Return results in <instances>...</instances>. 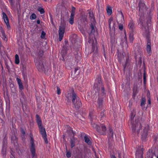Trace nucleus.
Wrapping results in <instances>:
<instances>
[{
  "label": "nucleus",
  "mask_w": 158,
  "mask_h": 158,
  "mask_svg": "<svg viewBox=\"0 0 158 158\" xmlns=\"http://www.w3.org/2000/svg\"><path fill=\"white\" fill-rule=\"evenodd\" d=\"M17 80L19 85V88L20 89V90H22L23 89V87L22 83L21 82V80L20 79H19L18 78H17Z\"/></svg>",
  "instance_id": "obj_22"
},
{
  "label": "nucleus",
  "mask_w": 158,
  "mask_h": 158,
  "mask_svg": "<svg viewBox=\"0 0 158 158\" xmlns=\"http://www.w3.org/2000/svg\"><path fill=\"white\" fill-rule=\"evenodd\" d=\"M3 18L4 20V22L6 24L7 27L8 29H10V26L9 23V19L7 17V16L6 15V14L3 12L2 14Z\"/></svg>",
  "instance_id": "obj_12"
},
{
  "label": "nucleus",
  "mask_w": 158,
  "mask_h": 158,
  "mask_svg": "<svg viewBox=\"0 0 158 158\" xmlns=\"http://www.w3.org/2000/svg\"><path fill=\"white\" fill-rule=\"evenodd\" d=\"M38 10L40 12L41 14H43L45 12L44 9L41 7H39L38 9Z\"/></svg>",
  "instance_id": "obj_43"
},
{
  "label": "nucleus",
  "mask_w": 158,
  "mask_h": 158,
  "mask_svg": "<svg viewBox=\"0 0 158 158\" xmlns=\"http://www.w3.org/2000/svg\"><path fill=\"white\" fill-rule=\"evenodd\" d=\"M135 116L133 112L131 113V123L132 124V134L134 135L136 134H138L140 131V130L142 128V124L139 123L138 119H135V122L133 119Z\"/></svg>",
  "instance_id": "obj_3"
},
{
  "label": "nucleus",
  "mask_w": 158,
  "mask_h": 158,
  "mask_svg": "<svg viewBox=\"0 0 158 158\" xmlns=\"http://www.w3.org/2000/svg\"><path fill=\"white\" fill-rule=\"evenodd\" d=\"M76 8L74 6H72L71 15H75Z\"/></svg>",
  "instance_id": "obj_42"
},
{
  "label": "nucleus",
  "mask_w": 158,
  "mask_h": 158,
  "mask_svg": "<svg viewBox=\"0 0 158 158\" xmlns=\"http://www.w3.org/2000/svg\"><path fill=\"white\" fill-rule=\"evenodd\" d=\"M157 139H158V138L157 137H156V136H155L154 138V140L155 141V142H156V141H157Z\"/></svg>",
  "instance_id": "obj_62"
},
{
  "label": "nucleus",
  "mask_w": 158,
  "mask_h": 158,
  "mask_svg": "<svg viewBox=\"0 0 158 158\" xmlns=\"http://www.w3.org/2000/svg\"><path fill=\"white\" fill-rule=\"evenodd\" d=\"M90 27L91 29L90 32L89 33V36L90 37L92 35H93V37H94L95 36L94 35V34L95 33V30L93 24L92 23H91L90 24Z\"/></svg>",
  "instance_id": "obj_16"
},
{
  "label": "nucleus",
  "mask_w": 158,
  "mask_h": 158,
  "mask_svg": "<svg viewBox=\"0 0 158 158\" xmlns=\"http://www.w3.org/2000/svg\"><path fill=\"white\" fill-rule=\"evenodd\" d=\"M149 126L148 124H145L143 131L141 133V139L143 141H145L147 138Z\"/></svg>",
  "instance_id": "obj_8"
},
{
  "label": "nucleus",
  "mask_w": 158,
  "mask_h": 158,
  "mask_svg": "<svg viewBox=\"0 0 158 158\" xmlns=\"http://www.w3.org/2000/svg\"><path fill=\"white\" fill-rule=\"evenodd\" d=\"M26 69L25 67L23 66V69L22 70V72L23 76V78L24 79H27V73L25 71Z\"/></svg>",
  "instance_id": "obj_23"
},
{
  "label": "nucleus",
  "mask_w": 158,
  "mask_h": 158,
  "mask_svg": "<svg viewBox=\"0 0 158 158\" xmlns=\"http://www.w3.org/2000/svg\"><path fill=\"white\" fill-rule=\"evenodd\" d=\"M110 157L111 158H116V157L114 155H111Z\"/></svg>",
  "instance_id": "obj_61"
},
{
  "label": "nucleus",
  "mask_w": 158,
  "mask_h": 158,
  "mask_svg": "<svg viewBox=\"0 0 158 158\" xmlns=\"http://www.w3.org/2000/svg\"><path fill=\"white\" fill-rule=\"evenodd\" d=\"M49 15L51 23L52 24V25L54 26V23L53 21V19L52 18V15L51 14V13H49Z\"/></svg>",
  "instance_id": "obj_45"
},
{
  "label": "nucleus",
  "mask_w": 158,
  "mask_h": 158,
  "mask_svg": "<svg viewBox=\"0 0 158 158\" xmlns=\"http://www.w3.org/2000/svg\"><path fill=\"white\" fill-rule=\"evenodd\" d=\"M36 16L35 13H32L30 17V19L31 20L35 19L36 18Z\"/></svg>",
  "instance_id": "obj_44"
},
{
  "label": "nucleus",
  "mask_w": 158,
  "mask_h": 158,
  "mask_svg": "<svg viewBox=\"0 0 158 158\" xmlns=\"http://www.w3.org/2000/svg\"><path fill=\"white\" fill-rule=\"evenodd\" d=\"M84 139L85 142L87 143L88 145H91L92 144V142L88 138L87 136L85 135L84 136Z\"/></svg>",
  "instance_id": "obj_28"
},
{
  "label": "nucleus",
  "mask_w": 158,
  "mask_h": 158,
  "mask_svg": "<svg viewBox=\"0 0 158 158\" xmlns=\"http://www.w3.org/2000/svg\"><path fill=\"white\" fill-rule=\"evenodd\" d=\"M105 110H104L101 113L100 115V117L101 119H103V118L105 117V114L104 113Z\"/></svg>",
  "instance_id": "obj_39"
},
{
  "label": "nucleus",
  "mask_w": 158,
  "mask_h": 158,
  "mask_svg": "<svg viewBox=\"0 0 158 158\" xmlns=\"http://www.w3.org/2000/svg\"><path fill=\"white\" fill-rule=\"evenodd\" d=\"M35 61L38 71L40 72H44L46 73V69L44 65V63L45 61V59L42 58V60L36 59V60H35Z\"/></svg>",
  "instance_id": "obj_5"
},
{
  "label": "nucleus",
  "mask_w": 158,
  "mask_h": 158,
  "mask_svg": "<svg viewBox=\"0 0 158 158\" xmlns=\"http://www.w3.org/2000/svg\"><path fill=\"white\" fill-rule=\"evenodd\" d=\"M92 52L94 53L93 56L94 58L97 57L98 55V48L96 42L94 43V41L92 43Z\"/></svg>",
  "instance_id": "obj_9"
},
{
  "label": "nucleus",
  "mask_w": 158,
  "mask_h": 158,
  "mask_svg": "<svg viewBox=\"0 0 158 158\" xmlns=\"http://www.w3.org/2000/svg\"><path fill=\"white\" fill-rule=\"evenodd\" d=\"M143 80L144 86H145L146 82V77L145 69H144L143 70Z\"/></svg>",
  "instance_id": "obj_31"
},
{
  "label": "nucleus",
  "mask_w": 158,
  "mask_h": 158,
  "mask_svg": "<svg viewBox=\"0 0 158 158\" xmlns=\"http://www.w3.org/2000/svg\"><path fill=\"white\" fill-rule=\"evenodd\" d=\"M139 60L138 64L140 66H141L142 63V57H139Z\"/></svg>",
  "instance_id": "obj_50"
},
{
  "label": "nucleus",
  "mask_w": 158,
  "mask_h": 158,
  "mask_svg": "<svg viewBox=\"0 0 158 158\" xmlns=\"http://www.w3.org/2000/svg\"><path fill=\"white\" fill-rule=\"evenodd\" d=\"M148 102L149 104H151V99L150 98H148Z\"/></svg>",
  "instance_id": "obj_63"
},
{
  "label": "nucleus",
  "mask_w": 158,
  "mask_h": 158,
  "mask_svg": "<svg viewBox=\"0 0 158 158\" xmlns=\"http://www.w3.org/2000/svg\"><path fill=\"white\" fill-rule=\"evenodd\" d=\"M44 52L41 50H40L38 52V59L37 60H41L42 58L44 59V57L43 56Z\"/></svg>",
  "instance_id": "obj_21"
},
{
  "label": "nucleus",
  "mask_w": 158,
  "mask_h": 158,
  "mask_svg": "<svg viewBox=\"0 0 158 158\" xmlns=\"http://www.w3.org/2000/svg\"><path fill=\"white\" fill-rule=\"evenodd\" d=\"M130 41L132 43L134 40V38L132 34L131 33L129 35Z\"/></svg>",
  "instance_id": "obj_46"
},
{
  "label": "nucleus",
  "mask_w": 158,
  "mask_h": 158,
  "mask_svg": "<svg viewBox=\"0 0 158 158\" xmlns=\"http://www.w3.org/2000/svg\"><path fill=\"white\" fill-rule=\"evenodd\" d=\"M109 137H113V130L111 129H109Z\"/></svg>",
  "instance_id": "obj_40"
},
{
  "label": "nucleus",
  "mask_w": 158,
  "mask_h": 158,
  "mask_svg": "<svg viewBox=\"0 0 158 158\" xmlns=\"http://www.w3.org/2000/svg\"><path fill=\"white\" fill-rule=\"evenodd\" d=\"M40 21L39 19H38L37 21V23L38 24H40Z\"/></svg>",
  "instance_id": "obj_64"
},
{
  "label": "nucleus",
  "mask_w": 158,
  "mask_h": 158,
  "mask_svg": "<svg viewBox=\"0 0 158 158\" xmlns=\"http://www.w3.org/2000/svg\"><path fill=\"white\" fill-rule=\"evenodd\" d=\"M19 63V57L17 54L15 55V63L16 64H18Z\"/></svg>",
  "instance_id": "obj_35"
},
{
  "label": "nucleus",
  "mask_w": 158,
  "mask_h": 158,
  "mask_svg": "<svg viewBox=\"0 0 158 158\" xmlns=\"http://www.w3.org/2000/svg\"><path fill=\"white\" fill-rule=\"evenodd\" d=\"M108 15H110L112 13V10L111 7L108 6L106 9Z\"/></svg>",
  "instance_id": "obj_33"
},
{
  "label": "nucleus",
  "mask_w": 158,
  "mask_h": 158,
  "mask_svg": "<svg viewBox=\"0 0 158 158\" xmlns=\"http://www.w3.org/2000/svg\"><path fill=\"white\" fill-rule=\"evenodd\" d=\"M36 120L37 123L38 127H42V122L39 115L37 114L36 115Z\"/></svg>",
  "instance_id": "obj_14"
},
{
  "label": "nucleus",
  "mask_w": 158,
  "mask_h": 158,
  "mask_svg": "<svg viewBox=\"0 0 158 158\" xmlns=\"http://www.w3.org/2000/svg\"><path fill=\"white\" fill-rule=\"evenodd\" d=\"M41 134L42 135V137L44 139L45 143L46 144L48 143V141L47 138V135L46 132L45 128L43 126L39 127Z\"/></svg>",
  "instance_id": "obj_10"
},
{
  "label": "nucleus",
  "mask_w": 158,
  "mask_h": 158,
  "mask_svg": "<svg viewBox=\"0 0 158 158\" xmlns=\"http://www.w3.org/2000/svg\"><path fill=\"white\" fill-rule=\"evenodd\" d=\"M71 97L72 99V102L74 108L76 110H78L81 107L82 104L80 98L74 92L73 89H72V92Z\"/></svg>",
  "instance_id": "obj_4"
},
{
  "label": "nucleus",
  "mask_w": 158,
  "mask_h": 158,
  "mask_svg": "<svg viewBox=\"0 0 158 158\" xmlns=\"http://www.w3.org/2000/svg\"><path fill=\"white\" fill-rule=\"evenodd\" d=\"M80 68L79 67H76L74 69V73L75 74H78L80 71Z\"/></svg>",
  "instance_id": "obj_38"
},
{
  "label": "nucleus",
  "mask_w": 158,
  "mask_h": 158,
  "mask_svg": "<svg viewBox=\"0 0 158 158\" xmlns=\"http://www.w3.org/2000/svg\"><path fill=\"white\" fill-rule=\"evenodd\" d=\"M30 138V143L31 145L30 147V151L31 154V158H36L37 155L35 153V148L34 139L32 136H31Z\"/></svg>",
  "instance_id": "obj_6"
},
{
  "label": "nucleus",
  "mask_w": 158,
  "mask_h": 158,
  "mask_svg": "<svg viewBox=\"0 0 158 158\" xmlns=\"http://www.w3.org/2000/svg\"><path fill=\"white\" fill-rule=\"evenodd\" d=\"M68 46V45H65L64 46H63V49L61 51V53H64V54H66L67 53V50Z\"/></svg>",
  "instance_id": "obj_30"
},
{
  "label": "nucleus",
  "mask_w": 158,
  "mask_h": 158,
  "mask_svg": "<svg viewBox=\"0 0 158 158\" xmlns=\"http://www.w3.org/2000/svg\"><path fill=\"white\" fill-rule=\"evenodd\" d=\"M146 102V99L145 98H143L141 99V103L140 106H143L145 104Z\"/></svg>",
  "instance_id": "obj_41"
},
{
  "label": "nucleus",
  "mask_w": 158,
  "mask_h": 158,
  "mask_svg": "<svg viewBox=\"0 0 158 158\" xmlns=\"http://www.w3.org/2000/svg\"><path fill=\"white\" fill-rule=\"evenodd\" d=\"M71 153L69 152H67L66 156L67 157L69 158L71 156Z\"/></svg>",
  "instance_id": "obj_53"
},
{
  "label": "nucleus",
  "mask_w": 158,
  "mask_h": 158,
  "mask_svg": "<svg viewBox=\"0 0 158 158\" xmlns=\"http://www.w3.org/2000/svg\"><path fill=\"white\" fill-rule=\"evenodd\" d=\"M61 55L62 56V58H61V60H62L64 61L65 59H64V57L65 56V55L66 54H64V53H61Z\"/></svg>",
  "instance_id": "obj_56"
},
{
  "label": "nucleus",
  "mask_w": 158,
  "mask_h": 158,
  "mask_svg": "<svg viewBox=\"0 0 158 158\" xmlns=\"http://www.w3.org/2000/svg\"><path fill=\"white\" fill-rule=\"evenodd\" d=\"M75 60L77 62L78 61L81 59V56L77 52L76 54H75Z\"/></svg>",
  "instance_id": "obj_32"
},
{
  "label": "nucleus",
  "mask_w": 158,
  "mask_h": 158,
  "mask_svg": "<svg viewBox=\"0 0 158 158\" xmlns=\"http://www.w3.org/2000/svg\"><path fill=\"white\" fill-rule=\"evenodd\" d=\"M0 30L2 33V39H3L4 40L6 41L7 40V39H6V36L5 33V31L3 30V28L2 27H0Z\"/></svg>",
  "instance_id": "obj_24"
},
{
  "label": "nucleus",
  "mask_w": 158,
  "mask_h": 158,
  "mask_svg": "<svg viewBox=\"0 0 158 158\" xmlns=\"http://www.w3.org/2000/svg\"><path fill=\"white\" fill-rule=\"evenodd\" d=\"M145 6V4L144 3L141 2L140 1L139 2V10H140V9H142Z\"/></svg>",
  "instance_id": "obj_37"
},
{
  "label": "nucleus",
  "mask_w": 158,
  "mask_h": 158,
  "mask_svg": "<svg viewBox=\"0 0 158 158\" xmlns=\"http://www.w3.org/2000/svg\"><path fill=\"white\" fill-rule=\"evenodd\" d=\"M67 132L69 135H72L73 134V137H74L75 133L73 131V130L70 127L68 128V129L67 131Z\"/></svg>",
  "instance_id": "obj_25"
},
{
  "label": "nucleus",
  "mask_w": 158,
  "mask_h": 158,
  "mask_svg": "<svg viewBox=\"0 0 158 158\" xmlns=\"http://www.w3.org/2000/svg\"><path fill=\"white\" fill-rule=\"evenodd\" d=\"M113 21V19L112 18H110L108 21V23H109V28L110 29V30L111 29V25L110 24L111 23V22Z\"/></svg>",
  "instance_id": "obj_48"
},
{
  "label": "nucleus",
  "mask_w": 158,
  "mask_h": 158,
  "mask_svg": "<svg viewBox=\"0 0 158 158\" xmlns=\"http://www.w3.org/2000/svg\"><path fill=\"white\" fill-rule=\"evenodd\" d=\"M138 77H139V79H141V83L142 82V73L141 72H140V73H139Z\"/></svg>",
  "instance_id": "obj_55"
},
{
  "label": "nucleus",
  "mask_w": 158,
  "mask_h": 158,
  "mask_svg": "<svg viewBox=\"0 0 158 158\" xmlns=\"http://www.w3.org/2000/svg\"><path fill=\"white\" fill-rule=\"evenodd\" d=\"M142 149L143 148L139 149L136 152V156L140 157V158H143V152Z\"/></svg>",
  "instance_id": "obj_17"
},
{
  "label": "nucleus",
  "mask_w": 158,
  "mask_h": 158,
  "mask_svg": "<svg viewBox=\"0 0 158 158\" xmlns=\"http://www.w3.org/2000/svg\"><path fill=\"white\" fill-rule=\"evenodd\" d=\"M129 28L131 30V33L133 32L134 28V24L133 20H131L128 25Z\"/></svg>",
  "instance_id": "obj_18"
},
{
  "label": "nucleus",
  "mask_w": 158,
  "mask_h": 158,
  "mask_svg": "<svg viewBox=\"0 0 158 158\" xmlns=\"http://www.w3.org/2000/svg\"><path fill=\"white\" fill-rule=\"evenodd\" d=\"M16 152H18L19 155L22 154V152L21 151L19 150V148H18V147H16Z\"/></svg>",
  "instance_id": "obj_49"
},
{
  "label": "nucleus",
  "mask_w": 158,
  "mask_h": 158,
  "mask_svg": "<svg viewBox=\"0 0 158 158\" xmlns=\"http://www.w3.org/2000/svg\"><path fill=\"white\" fill-rule=\"evenodd\" d=\"M91 125L92 127L96 129V131L99 133H101V130L100 129V127L98 125L96 124L95 123L91 122Z\"/></svg>",
  "instance_id": "obj_15"
},
{
  "label": "nucleus",
  "mask_w": 158,
  "mask_h": 158,
  "mask_svg": "<svg viewBox=\"0 0 158 158\" xmlns=\"http://www.w3.org/2000/svg\"><path fill=\"white\" fill-rule=\"evenodd\" d=\"M96 83L94 85L95 87H99L104 86L102 81L101 79V75H98L96 80Z\"/></svg>",
  "instance_id": "obj_11"
},
{
  "label": "nucleus",
  "mask_w": 158,
  "mask_h": 158,
  "mask_svg": "<svg viewBox=\"0 0 158 158\" xmlns=\"http://www.w3.org/2000/svg\"><path fill=\"white\" fill-rule=\"evenodd\" d=\"M10 88L11 92L13 95H15L16 94L17 91L15 90V88L14 87V85L12 83H11L10 85Z\"/></svg>",
  "instance_id": "obj_19"
},
{
  "label": "nucleus",
  "mask_w": 158,
  "mask_h": 158,
  "mask_svg": "<svg viewBox=\"0 0 158 158\" xmlns=\"http://www.w3.org/2000/svg\"><path fill=\"white\" fill-rule=\"evenodd\" d=\"M130 63V61L128 59V58H127L126 60V61L125 62L124 64L123 65L124 69L123 70L124 71L125 69L126 68V67H127L129 65Z\"/></svg>",
  "instance_id": "obj_29"
},
{
  "label": "nucleus",
  "mask_w": 158,
  "mask_h": 158,
  "mask_svg": "<svg viewBox=\"0 0 158 158\" xmlns=\"http://www.w3.org/2000/svg\"><path fill=\"white\" fill-rule=\"evenodd\" d=\"M80 31L83 34H84L85 33V31L83 29H81Z\"/></svg>",
  "instance_id": "obj_59"
},
{
  "label": "nucleus",
  "mask_w": 158,
  "mask_h": 158,
  "mask_svg": "<svg viewBox=\"0 0 158 158\" xmlns=\"http://www.w3.org/2000/svg\"><path fill=\"white\" fill-rule=\"evenodd\" d=\"M20 131L21 132V133L23 135V136H24L25 135V132L24 129L23 128H21L20 129Z\"/></svg>",
  "instance_id": "obj_52"
},
{
  "label": "nucleus",
  "mask_w": 158,
  "mask_h": 158,
  "mask_svg": "<svg viewBox=\"0 0 158 158\" xmlns=\"http://www.w3.org/2000/svg\"><path fill=\"white\" fill-rule=\"evenodd\" d=\"M56 87H57V94L58 95H59L60 94V93H61L60 89V88L58 86H57Z\"/></svg>",
  "instance_id": "obj_54"
},
{
  "label": "nucleus",
  "mask_w": 158,
  "mask_h": 158,
  "mask_svg": "<svg viewBox=\"0 0 158 158\" xmlns=\"http://www.w3.org/2000/svg\"><path fill=\"white\" fill-rule=\"evenodd\" d=\"M143 18L142 16H140L139 20L140 23L141 25V29H142L143 31L146 33L145 36L147 40V52L149 54L151 52V40L150 38L149 34V26L151 25V23H150L151 20L149 19L147 21V23L148 26H144L143 24Z\"/></svg>",
  "instance_id": "obj_1"
},
{
  "label": "nucleus",
  "mask_w": 158,
  "mask_h": 158,
  "mask_svg": "<svg viewBox=\"0 0 158 158\" xmlns=\"http://www.w3.org/2000/svg\"><path fill=\"white\" fill-rule=\"evenodd\" d=\"M46 35V33L43 31H42L41 34V37L42 38H44Z\"/></svg>",
  "instance_id": "obj_51"
},
{
  "label": "nucleus",
  "mask_w": 158,
  "mask_h": 158,
  "mask_svg": "<svg viewBox=\"0 0 158 158\" xmlns=\"http://www.w3.org/2000/svg\"><path fill=\"white\" fill-rule=\"evenodd\" d=\"M64 34L59 33V41H60L62 40L64 36Z\"/></svg>",
  "instance_id": "obj_47"
},
{
  "label": "nucleus",
  "mask_w": 158,
  "mask_h": 158,
  "mask_svg": "<svg viewBox=\"0 0 158 158\" xmlns=\"http://www.w3.org/2000/svg\"><path fill=\"white\" fill-rule=\"evenodd\" d=\"M99 126L100 127V129L101 130V133H100L103 134L102 132H104L106 131V127L105 125L102 124H100V126Z\"/></svg>",
  "instance_id": "obj_27"
},
{
  "label": "nucleus",
  "mask_w": 158,
  "mask_h": 158,
  "mask_svg": "<svg viewBox=\"0 0 158 158\" xmlns=\"http://www.w3.org/2000/svg\"><path fill=\"white\" fill-rule=\"evenodd\" d=\"M65 26L64 24H61L59 27V33L64 34L65 31Z\"/></svg>",
  "instance_id": "obj_20"
},
{
  "label": "nucleus",
  "mask_w": 158,
  "mask_h": 158,
  "mask_svg": "<svg viewBox=\"0 0 158 158\" xmlns=\"http://www.w3.org/2000/svg\"><path fill=\"white\" fill-rule=\"evenodd\" d=\"M76 156L77 158H83L82 153L79 151L78 153Z\"/></svg>",
  "instance_id": "obj_36"
},
{
  "label": "nucleus",
  "mask_w": 158,
  "mask_h": 158,
  "mask_svg": "<svg viewBox=\"0 0 158 158\" xmlns=\"http://www.w3.org/2000/svg\"><path fill=\"white\" fill-rule=\"evenodd\" d=\"M119 29L121 30L122 31L123 29V25H121L119 26Z\"/></svg>",
  "instance_id": "obj_57"
},
{
  "label": "nucleus",
  "mask_w": 158,
  "mask_h": 158,
  "mask_svg": "<svg viewBox=\"0 0 158 158\" xmlns=\"http://www.w3.org/2000/svg\"><path fill=\"white\" fill-rule=\"evenodd\" d=\"M64 44H65V45H69L68 41L67 40H65L64 41Z\"/></svg>",
  "instance_id": "obj_58"
},
{
  "label": "nucleus",
  "mask_w": 158,
  "mask_h": 158,
  "mask_svg": "<svg viewBox=\"0 0 158 158\" xmlns=\"http://www.w3.org/2000/svg\"><path fill=\"white\" fill-rule=\"evenodd\" d=\"M94 90L95 92V94L94 95V98H97L98 96L97 103L98 104V109L102 110L103 106V98L105 97L106 91L105 90L104 86L99 87H95Z\"/></svg>",
  "instance_id": "obj_2"
},
{
  "label": "nucleus",
  "mask_w": 158,
  "mask_h": 158,
  "mask_svg": "<svg viewBox=\"0 0 158 158\" xmlns=\"http://www.w3.org/2000/svg\"><path fill=\"white\" fill-rule=\"evenodd\" d=\"M10 2L11 5L14 4V3L12 0H10Z\"/></svg>",
  "instance_id": "obj_60"
},
{
  "label": "nucleus",
  "mask_w": 158,
  "mask_h": 158,
  "mask_svg": "<svg viewBox=\"0 0 158 158\" xmlns=\"http://www.w3.org/2000/svg\"><path fill=\"white\" fill-rule=\"evenodd\" d=\"M70 143L71 144V148H72L75 146V139L74 137H73L72 138H70Z\"/></svg>",
  "instance_id": "obj_26"
},
{
  "label": "nucleus",
  "mask_w": 158,
  "mask_h": 158,
  "mask_svg": "<svg viewBox=\"0 0 158 158\" xmlns=\"http://www.w3.org/2000/svg\"><path fill=\"white\" fill-rule=\"evenodd\" d=\"M12 143H14L15 146L16 147L18 146L19 144L18 143V139L16 136L14 135L11 137Z\"/></svg>",
  "instance_id": "obj_13"
},
{
  "label": "nucleus",
  "mask_w": 158,
  "mask_h": 158,
  "mask_svg": "<svg viewBox=\"0 0 158 158\" xmlns=\"http://www.w3.org/2000/svg\"><path fill=\"white\" fill-rule=\"evenodd\" d=\"M74 15H71L69 22V23L71 25H72L74 23Z\"/></svg>",
  "instance_id": "obj_34"
},
{
  "label": "nucleus",
  "mask_w": 158,
  "mask_h": 158,
  "mask_svg": "<svg viewBox=\"0 0 158 158\" xmlns=\"http://www.w3.org/2000/svg\"><path fill=\"white\" fill-rule=\"evenodd\" d=\"M19 92L20 102L22 103L23 107V109L24 111L25 110V108H26V106L25 104V103L26 102V97L24 93L22 91V90H20L19 91Z\"/></svg>",
  "instance_id": "obj_7"
}]
</instances>
